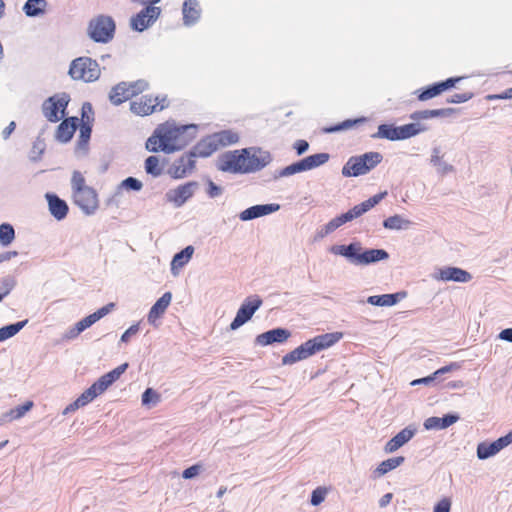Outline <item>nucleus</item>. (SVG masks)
<instances>
[{
	"label": "nucleus",
	"mask_w": 512,
	"mask_h": 512,
	"mask_svg": "<svg viewBox=\"0 0 512 512\" xmlns=\"http://www.w3.org/2000/svg\"><path fill=\"white\" fill-rule=\"evenodd\" d=\"M161 402V395L152 388H147L141 396V405L146 410L155 408Z\"/></svg>",
	"instance_id": "a19ab883"
},
{
	"label": "nucleus",
	"mask_w": 512,
	"mask_h": 512,
	"mask_svg": "<svg viewBox=\"0 0 512 512\" xmlns=\"http://www.w3.org/2000/svg\"><path fill=\"white\" fill-rule=\"evenodd\" d=\"M127 366L128 364L124 363L101 376L83 392L87 400L91 403L95 398L103 394L116 380L120 378V376L125 372Z\"/></svg>",
	"instance_id": "6e6552de"
},
{
	"label": "nucleus",
	"mask_w": 512,
	"mask_h": 512,
	"mask_svg": "<svg viewBox=\"0 0 512 512\" xmlns=\"http://www.w3.org/2000/svg\"><path fill=\"white\" fill-rule=\"evenodd\" d=\"M168 105L167 98L165 96L152 98L151 96H141L130 99V110L140 116L149 115L155 111H160Z\"/></svg>",
	"instance_id": "1a4fd4ad"
},
{
	"label": "nucleus",
	"mask_w": 512,
	"mask_h": 512,
	"mask_svg": "<svg viewBox=\"0 0 512 512\" xmlns=\"http://www.w3.org/2000/svg\"><path fill=\"white\" fill-rule=\"evenodd\" d=\"M115 307L114 303H108L107 305L101 307L94 313L84 317L80 321H78L73 327L69 328L64 337L68 340L75 339L80 333L84 330L92 326L94 323L102 319L104 316L109 314Z\"/></svg>",
	"instance_id": "9b49d317"
},
{
	"label": "nucleus",
	"mask_w": 512,
	"mask_h": 512,
	"mask_svg": "<svg viewBox=\"0 0 512 512\" xmlns=\"http://www.w3.org/2000/svg\"><path fill=\"white\" fill-rule=\"evenodd\" d=\"M89 187L90 186L86 184L84 175L79 171H73L71 177L72 195Z\"/></svg>",
	"instance_id": "09e8293b"
},
{
	"label": "nucleus",
	"mask_w": 512,
	"mask_h": 512,
	"mask_svg": "<svg viewBox=\"0 0 512 512\" xmlns=\"http://www.w3.org/2000/svg\"><path fill=\"white\" fill-rule=\"evenodd\" d=\"M429 164L439 176H447L456 171V168L449 158L447 147L443 144H436L430 150Z\"/></svg>",
	"instance_id": "0eeeda50"
},
{
	"label": "nucleus",
	"mask_w": 512,
	"mask_h": 512,
	"mask_svg": "<svg viewBox=\"0 0 512 512\" xmlns=\"http://www.w3.org/2000/svg\"><path fill=\"white\" fill-rule=\"evenodd\" d=\"M145 169L147 173L153 176H159L162 172L159 158L156 156H150L145 161Z\"/></svg>",
	"instance_id": "8fccbe9b"
},
{
	"label": "nucleus",
	"mask_w": 512,
	"mask_h": 512,
	"mask_svg": "<svg viewBox=\"0 0 512 512\" xmlns=\"http://www.w3.org/2000/svg\"><path fill=\"white\" fill-rule=\"evenodd\" d=\"M223 190L221 187L210 181L208 184L207 193L211 198H216L222 194Z\"/></svg>",
	"instance_id": "052dcab7"
},
{
	"label": "nucleus",
	"mask_w": 512,
	"mask_h": 512,
	"mask_svg": "<svg viewBox=\"0 0 512 512\" xmlns=\"http://www.w3.org/2000/svg\"><path fill=\"white\" fill-rule=\"evenodd\" d=\"M82 124H92L93 110L90 103H84L82 106Z\"/></svg>",
	"instance_id": "4d7b16f0"
},
{
	"label": "nucleus",
	"mask_w": 512,
	"mask_h": 512,
	"mask_svg": "<svg viewBox=\"0 0 512 512\" xmlns=\"http://www.w3.org/2000/svg\"><path fill=\"white\" fill-rule=\"evenodd\" d=\"M73 202L87 215L93 214L98 208V197L91 187L72 195Z\"/></svg>",
	"instance_id": "2eb2a0df"
},
{
	"label": "nucleus",
	"mask_w": 512,
	"mask_h": 512,
	"mask_svg": "<svg viewBox=\"0 0 512 512\" xmlns=\"http://www.w3.org/2000/svg\"><path fill=\"white\" fill-rule=\"evenodd\" d=\"M47 6L46 0H27L22 9L28 17H39L45 14Z\"/></svg>",
	"instance_id": "c9c22d12"
},
{
	"label": "nucleus",
	"mask_w": 512,
	"mask_h": 512,
	"mask_svg": "<svg viewBox=\"0 0 512 512\" xmlns=\"http://www.w3.org/2000/svg\"><path fill=\"white\" fill-rule=\"evenodd\" d=\"M70 101L66 93L55 94L48 98L42 106L44 116L50 122H57L65 115V109Z\"/></svg>",
	"instance_id": "9d476101"
},
{
	"label": "nucleus",
	"mask_w": 512,
	"mask_h": 512,
	"mask_svg": "<svg viewBox=\"0 0 512 512\" xmlns=\"http://www.w3.org/2000/svg\"><path fill=\"white\" fill-rule=\"evenodd\" d=\"M279 209L280 205L275 203L255 205L243 210L239 214V218L242 221H250L259 217L272 214L278 211Z\"/></svg>",
	"instance_id": "4be33fe9"
},
{
	"label": "nucleus",
	"mask_w": 512,
	"mask_h": 512,
	"mask_svg": "<svg viewBox=\"0 0 512 512\" xmlns=\"http://www.w3.org/2000/svg\"><path fill=\"white\" fill-rule=\"evenodd\" d=\"M382 158L379 152H368L360 156L351 157L343 166L342 175L345 177L365 175L381 163Z\"/></svg>",
	"instance_id": "39448f33"
},
{
	"label": "nucleus",
	"mask_w": 512,
	"mask_h": 512,
	"mask_svg": "<svg viewBox=\"0 0 512 512\" xmlns=\"http://www.w3.org/2000/svg\"><path fill=\"white\" fill-rule=\"evenodd\" d=\"M147 88V83L143 80H139L135 82L133 85H130V90L132 89V96L137 95L138 92H142Z\"/></svg>",
	"instance_id": "0e129e2a"
},
{
	"label": "nucleus",
	"mask_w": 512,
	"mask_h": 512,
	"mask_svg": "<svg viewBox=\"0 0 512 512\" xmlns=\"http://www.w3.org/2000/svg\"><path fill=\"white\" fill-rule=\"evenodd\" d=\"M389 254L384 249H368L360 251L359 265L365 266L379 261L387 260Z\"/></svg>",
	"instance_id": "7c9ffc66"
},
{
	"label": "nucleus",
	"mask_w": 512,
	"mask_h": 512,
	"mask_svg": "<svg viewBox=\"0 0 512 512\" xmlns=\"http://www.w3.org/2000/svg\"><path fill=\"white\" fill-rule=\"evenodd\" d=\"M425 131H427V127L418 122L398 126L399 140L409 139Z\"/></svg>",
	"instance_id": "58836bf2"
},
{
	"label": "nucleus",
	"mask_w": 512,
	"mask_h": 512,
	"mask_svg": "<svg viewBox=\"0 0 512 512\" xmlns=\"http://www.w3.org/2000/svg\"><path fill=\"white\" fill-rule=\"evenodd\" d=\"M512 444V430L493 442L482 441L476 447V455L479 460H487L496 456L501 450Z\"/></svg>",
	"instance_id": "ddd939ff"
},
{
	"label": "nucleus",
	"mask_w": 512,
	"mask_h": 512,
	"mask_svg": "<svg viewBox=\"0 0 512 512\" xmlns=\"http://www.w3.org/2000/svg\"><path fill=\"white\" fill-rule=\"evenodd\" d=\"M329 493V489L327 487H317L312 491L311 494V505L312 506H319L321 503H323Z\"/></svg>",
	"instance_id": "3c124183"
},
{
	"label": "nucleus",
	"mask_w": 512,
	"mask_h": 512,
	"mask_svg": "<svg viewBox=\"0 0 512 512\" xmlns=\"http://www.w3.org/2000/svg\"><path fill=\"white\" fill-rule=\"evenodd\" d=\"M404 457L398 456L382 461L373 471L375 477L379 478L398 468L404 462Z\"/></svg>",
	"instance_id": "e433bc0d"
},
{
	"label": "nucleus",
	"mask_w": 512,
	"mask_h": 512,
	"mask_svg": "<svg viewBox=\"0 0 512 512\" xmlns=\"http://www.w3.org/2000/svg\"><path fill=\"white\" fill-rule=\"evenodd\" d=\"M68 75L74 81L91 83L97 81L101 76V69L96 60L81 56L70 63Z\"/></svg>",
	"instance_id": "20e7f679"
},
{
	"label": "nucleus",
	"mask_w": 512,
	"mask_h": 512,
	"mask_svg": "<svg viewBox=\"0 0 512 512\" xmlns=\"http://www.w3.org/2000/svg\"><path fill=\"white\" fill-rule=\"evenodd\" d=\"M291 336V332L284 328H276L259 334L255 342L260 346H268L274 343H284Z\"/></svg>",
	"instance_id": "aec40b11"
},
{
	"label": "nucleus",
	"mask_w": 512,
	"mask_h": 512,
	"mask_svg": "<svg viewBox=\"0 0 512 512\" xmlns=\"http://www.w3.org/2000/svg\"><path fill=\"white\" fill-rule=\"evenodd\" d=\"M461 79V77L449 78L446 81L435 84L432 87L428 88L427 90L423 91L420 94L419 99L422 101L431 99L439 95L441 92L453 87L455 83L459 82Z\"/></svg>",
	"instance_id": "c85d7f7f"
},
{
	"label": "nucleus",
	"mask_w": 512,
	"mask_h": 512,
	"mask_svg": "<svg viewBox=\"0 0 512 512\" xmlns=\"http://www.w3.org/2000/svg\"><path fill=\"white\" fill-rule=\"evenodd\" d=\"M362 246L359 242H353L349 245H334L330 248V252L336 256L346 258L351 264L359 265L360 251Z\"/></svg>",
	"instance_id": "412c9836"
},
{
	"label": "nucleus",
	"mask_w": 512,
	"mask_h": 512,
	"mask_svg": "<svg viewBox=\"0 0 512 512\" xmlns=\"http://www.w3.org/2000/svg\"><path fill=\"white\" fill-rule=\"evenodd\" d=\"M416 428L413 426H407L392 437L384 446L383 450L387 454L394 453L406 443H408L415 435Z\"/></svg>",
	"instance_id": "6ab92c4d"
},
{
	"label": "nucleus",
	"mask_w": 512,
	"mask_h": 512,
	"mask_svg": "<svg viewBox=\"0 0 512 512\" xmlns=\"http://www.w3.org/2000/svg\"><path fill=\"white\" fill-rule=\"evenodd\" d=\"M374 138L387 139L390 141H399L398 126L382 124L378 131L373 135Z\"/></svg>",
	"instance_id": "37998d69"
},
{
	"label": "nucleus",
	"mask_w": 512,
	"mask_h": 512,
	"mask_svg": "<svg viewBox=\"0 0 512 512\" xmlns=\"http://www.w3.org/2000/svg\"><path fill=\"white\" fill-rule=\"evenodd\" d=\"M219 149V145L216 142L213 135L201 140L193 149L192 153L195 157H209L216 150Z\"/></svg>",
	"instance_id": "cd10ccee"
},
{
	"label": "nucleus",
	"mask_w": 512,
	"mask_h": 512,
	"mask_svg": "<svg viewBox=\"0 0 512 512\" xmlns=\"http://www.w3.org/2000/svg\"><path fill=\"white\" fill-rule=\"evenodd\" d=\"M405 296L406 293L404 292L394 294L373 295L367 298V302L373 306L391 307L396 305Z\"/></svg>",
	"instance_id": "bb28decb"
},
{
	"label": "nucleus",
	"mask_w": 512,
	"mask_h": 512,
	"mask_svg": "<svg viewBox=\"0 0 512 512\" xmlns=\"http://www.w3.org/2000/svg\"><path fill=\"white\" fill-rule=\"evenodd\" d=\"M91 126L92 124H82L80 128V136H79V142H78V148L77 150H86L90 135H91Z\"/></svg>",
	"instance_id": "603ef678"
},
{
	"label": "nucleus",
	"mask_w": 512,
	"mask_h": 512,
	"mask_svg": "<svg viewBox=\"0 0 512 512\" xmlns=\"http://www.w3.org/2000/svg\"><path fill=\"white\" fill-rule=\"evenodd\" d=\"M115 22L107 15H98L92 18L87 25V36L96 43H109L115 33Z\"/></svg>",
	"instance_id": "423d86ee"
},
{
	"label": "nucleus",
	"mask_w": 512,
	"mask_h": 512,
	"mask_svg": "<svg viewBox=\"0 0 512 512\" xmlns=\"http://www.w3.org/2000/svg\"><path fill=\"white\" fill-rule=\"evenodd\" d=\"M200 17L199 4L196 0H186L183 4V20L185 25L194 24Z\"/></svg>",
	"instance_id": "72a5a7b5"
},
{
	"label": "nucleus",
	"mask_w": 512,
	"mask_h": 512,
	"mask_svg": "<svg viewBox=\"0 0 512 512\" xmlns=\"http://www.w3.org/2000/svg\"><path fill=\"white\" fill-rule=\"evenodd\" d=\"M195 125H178L175 122L160 124L148 138L146 148L151 152L167 154L183 149L195 136Z\"/></svg>",
	"instance_id": "f257e3e1"
},
{
	"label": "nucleus",
	"mask_w": 512,
	"mask_h": 512,
	"mask_svg": "<svg viewBox=\"0 0 512 512\" xmlns=\"http://www.w3.org/2000/svg\"><path fill=\"white\" fill-rule=\"evenodd\" d=\"M33 405L34 404L32 401H26L23 405H19L3 413L0 416V425L22 418L27 412H29L33 408Z\"/></svg>",
	"instance_id": "c756f323"
},
{
	"label": "nucleus",
	"mask_w": 512,
	"mask_h": 512,
	"mask_svg": "<svg viewBox=\"0 0 512 512\" xmlns=\"http://www.w3.org/2000/svg\"><path fill=\"white\" fill-rule=\"evenodd\" d=\"M472 95L470 93L455 94L449 100L450 103H463L468 101Z\"/></svg>",
	"instance_id": "69168bd1"
},
{
	"label": "nucleus",
	"mask_w": 512,
	"mask_h": 512,
	"mask_svg": "<svg viewBox=\"0 0 512 512\" xmlns=\"http://www.w3.org/2000/svg\"><path fill=\"white\" fill-rule=\"evenodd\" d=\"M294 148L296 149L298 155H302L308 150L309 144L305 140H298L295 142Z\"/></svg>",
	"instance_id": "338daca9"
},
{
	"label": "nucleus",
	"mask_w": 512,
	"mask_h": 512,
	"mask_svg": "<svg viewBox=\"0 0 512 512\" xmlns=\"http://www.w3.org/2000/svg\"><path fill=\"white\" fill-rule=\"evenodd\" d=\"M14 287V282L12 280H5L3 282V286L0 289V301L10 293V291Z\"/></svg>",
	"instance_id": "e2e57ef3"
},
{
	"label": "nucleus",
	"mask_w": 512,
	"mask_h": 512,
	"mask_svg": "<svg viewBox=\"0 0 512 512\" xmlns=\"http://www.w3.org/2000/svg\"><path fill=\"white\" fill-rule=\"evenodd\" d=\"M498 338L502 341L512 343V328L503 329L499 334Z\"/></svg>",
	"instance_id": "774afa93"
},
{
	"label": "nucleus",
	"mask_w": 512,
	"mask_h": 512,
	"mask_svg": "<svg viewBox=\"0 0 512 512\" xmlns=\"http://www.w3.org/2000/svg\"><path fill=\"white\" fill-rule=\"evenodd\" d=\"M386 195L387 192L384 191L382 193L374 195L373 197L369 198L368 200L358 205H355L348 212L344 213L346 221L349 222L352 221L353 219L360 217L361 215L369 211L371 208H373L375 205H377Z\"/></svg>",
	"instance_id": "5701e85b"
},
{
	"label": "nucleus",
	"mask_w": 512,
	"mask_h": 512,
	"mask_svg": "<svg viewBox=\"0 0 512 512\" xmlns=\"http://www.w3.org/2000/svg\"><path fill=\"white\" fill-rule=\"evenodd\" d=\"M161 10L159 7L149 5L143 9L132 21V27L138 32H142L150 27L159 17Z\"/></svg>",
	"instance_id": "f3484780"
},
{
	"label": "nucleus",
	"mask_w": 512,
	"mask_h": 512,
	"mask_svg": "<svg viewBox=\"0 0 512 512\" xmlns=\"http://www.w3.org/2000/svg\"><path fill=\"white\" fill-rule=\"evenodd\" d=\"M329 160V154L327 153H318L314 155L307 156L300 160L301 165L303 167V171L313 170L317 167H320L327 163Z\"/></svg>",
	"instance_id": "4c0bfd02"
},
{
	"label": "nucleus",
	"mask_w": 512,
	"mask_h": 512,
	"mask_svg": "<svg viewBox=\"0 0 512 512\" xmlns=\"http://www.w3.org/2000/svg\"><path fill=\"white\" fill-rule=\"evenodd\" d=\"M412 225H413V222L411 220H409L408 218H406L405 216L400 215V214H395L393 216H390L383 222V226L386 229L395 230V231L407 230Z\"/></svg>",
	"instance_id": "f704fd0d"
},
{
	"label": "nucleus",
	"mask_w": 512,
	"mask_h": 512,
	"mask_svg": "<svg viewBox=\"0 0 512 512\" xmlns=\"http://www.w3.org/2000/svg\"><path fill=\"white\" fill-rule=\"evenodd\" d=\"M343 338L342 332H330L308 339L282 357L283 365H293L331 348Z\"/></svg>",
	"instance_id": "7ed1b4c3"
},
{
	"label": "nucleus",
	"mask_w": 512,
	"mask_h": 512,
	"mask_svg": "<svg viewBox=\"0 0 512 512\" xmlns=\"http://www.w3.org/2000/svg\"><path fill=\"white\" fill-rule=\"evenodd\" d=\"M452 506V497L448 495H443L433 503L432 512H451Z\"/></svg>",
	"instance_id": "de8ad7c7"
},
{
	"label": "nucleus",
	"mask_w": 512,
	"mask_h": 512,
	"mask_svg": "<svg viewBox=\"0 0 512 512\" xmlns=\"http://www.w3.org/2000/svg\"><path fill=\"white\" fill-rule=\"evenodd\" d=\"M262 300L258 296H250L246 298L239 309L236 316L230 323V330L235 331L247 323L256 311L261 307Z\"/></svg>",
	"instance_id": "f8f14e48"
},
{
	"label": "nucleus",
	"mask_w": 512,
	"mask_h": 512,
	"mask_svg": "<svg viewBox=\"0 0 512 512\" xmlns=\"http://www.w3.org/2000/svg\"><path fill=\"white\" fill-rule=\"evenodd\" d=\"M459 420L458 415L448 414L444 417H429L423 426L426 430H443L455 424Z\"/></svg>",
	"instance_id": "a878e982"
},
{
	"label": "nucleus",
	"mask_w": 512,
	"mask_h": 512,
	"mask_svg": "<svg viewBox=\"0 0 512 512\" xmlns=\"http://www.w3.org/2000/svg\"><path fill=\"white\" fill-rule=\"evenodd\" d=\"M195 158L192 152L181 156L171 165L169 174L175 179L184 178L194 170Z\"/></svg>",
	"instance_id": "a211bd4d"
},
{
	"label": "nucleus",
	"mask_w": 512,
	"mask_h": 512,
	"mask_svg": "<svg viewBox=\"0 0 512 512\" xmlns=\"http://www.w3.org/2000/svg\"><path fill=\"white\" fill-rule=\"evenodd\" d=\"M110 102L113 105H120L128 99V87L125 82L115 85L109 94Z\"/></svg>",
	"instance_id": "ea45409f"
},
{
	"label": "nucleus",
	"mask_w": 512,
	"mask_h": 512,
	"mask_svg": "<svg viewBox=\"0 0 512 512\" xmlns=\"http://www.w3.org/2000/svg\"><path fill=\"white\" fill-rule=\"evenodd\" d=\"M301 172H304L303 171V167L301 165V162L298 161L296 163H292V164L284 167L283 169H281L278 172L277 177H289L291 175H294V174H297V173H301Z\"/></svg>",
	"instance_id": "5fc2aeb1"
},
{
	"label": "nucleus",
	"mask_w": 512,
	"mask_h": 512,
	"mask_svg": "<svg viewBox=\"0 0 512 512\" xmlns=\"http://www.w3.org/2000/svg\"><path fill=\"white\" fill-rule=\"evenodd\" d=\"M47 200L49 205V210L51 214L57 219L62 220L66 217L68 212V206L65 201L61 200L55 195L47 194Z\"/></svg>",
	"instance_id": "473e14b6"
},
{
	"label": "nucleus",
	"mask_w": 512,
	"mask_h": 512,
	"mask_svg": "<svg viewBox=\"0 0 512 512\" xmlns=\"http://www.w3.org/2000/svg\"><path fill=\"white\" fill-rule=\"evenodd\" d=\"M440 114H441L440 110H425V111L413 114L411 116V118L412 119H418V118L427 119V118L437 117Z\"/></svg>",
	"instance_id": "bf43d9fd"
},
{
	"label": "nucleus",
	"mask_w": 512,
	"mask_h": 512,
	"mask_svg": "<svg viewBox=\"0 0 512 512\" xmlns=\"http://www.w3.org/2000/svg\"><path fill=\"white\" fill-rule=\"evenodd\" d=\"M26 324L27 320H24L0 328V342L15 336Z\"/></svg>",
	"instance_id": "c03bdc74"
},
{
	"label": "nucleus",
	"mask_w": 512,
	"mask_h": 512,
	"mask_svg": "<svg viewBox=\"0 0 512 512\" xmlns=\"http://www.w3.org/2000/svg\"><path fill=\"white\" fill-rule=\"evenodd\" d=\"M457 369H459V365L457 363H451L450 365L441 367L440 369L436 370L433 373V375H434V377L436 379L437 376H439V375H443V374L452 372V371L457 370Z\"/></svg>",
	"instance_id": "680f3d73"
},
{
	"label": "nucleus",
	"mask_w": 512,
	"mask_h": 512,
	"mask_svg": "<svg viewBox=\"0 0 512 512\" xmlns=\"http://www.w3.org/2000/svg\"><path fill=\"white\" fill-rule=\"evenodd\" d=\"M46 148L44 140L38 138L34 141L32 148L29 153V158L32 161H37L40 159L41 155L44 153Z\"/></svg>",
	"instance_id": "864d4df0"
},
{
	"label": "nucleus",
	"mask_w": 512,
	"mask_h": 512,
	"mask_svg": "<svg viewBox=\"0 0 512 512\" xmlns=\"http://www.w3.org/2000/svg\"><path fill=\"white\" fill-rule=\"evenodd\" d=\"M267 151L243 149L228 152L219 159L218 168L230 173H250L262 169L271 162Z\"/></svg>",
	"instance_id": "f03ea898"
},
{
	"label": "nucleus",
	"mask_w": 512,
	"mask_h": 512,
	"mask_svg": "<svg viewBox=\"0 0 512 512\" xmlns=\"http://www.w3.org/2000/svg\"><path fill=\"white\" fill-rule=\"evenodd\" d=\"M194 251V247L189 245L174 255L171 261V273L174 277L179 276L181 269L191 260Z\"/></svg>",
	"instance_id": "393cba45"
},
{
	"label": "nucleus",
	"mask_w": 512,
	"mask_h": 512,
	"mask_svg": "<svg viewBox=\"0 0 512 512\" xmlns=\"http://www.w3.org/2000/svg\"><path fill=\"white\" fill-rule=\"evenodd\" d=\"M202 466L201 465H193V466H190L189 468L185 469L182 473V477L184 479H192V478H195L197 477L201 471H202Z\"/></svg>",
	"instance_id": "13d9d810"
},
{
	"label": "nucleus",
	"mask_w": 512,
	"mask_h": 512,
	"mask_svg": "<svg viewBox=\"0 0 512 512\" xmlns=\"http://www.w3.org/2000/svg\"><path fill=\"white\" fill-rule=\"evenodd\" d=\"M15 239L14 228L8 224L3 223L0 225V244L4 247L10 245Z\"/></svg>",
	"instance_id": "a18cd8bd"
},
{
	"label": "nucleus",
	"mask_w": 512,
	"mask_h": 512,
	"mask_svg": "<svg viewBox=\"0 0 512 512\" xmlns=\"http://www.w3.org/2000/svg\"><path fill=\"white\" fill-rule=\"evenodd\" d=\"M90 402L87 400L85 395L82 393L73 403L69 404L63 411V414L66 415L70 412H74L77 409L86 406Z\"/></svg>",
	"instance_id": "6e6d98bb"
},
{
	"label": "nucleus",
	"mask_w": 512,
	"mask_h": 512,
	"mask_svg": "<svg viewBox=\"0 0 512 512\" xmlns=\"http://www.w3.org/2000/svg\"><path fill=\"white\" fill-rule=\"evenodd\" d=\"M213 136L216 142L218 143L219 147L234 144L239 139L238 134L232 131H222L213 134Z\"/></svg>",
	"instance_id": "49530a36"
},
{
	"label": "nucleus",
	"mask_w": 512,
	"mask_h": 512,
	"mask_svg": "<svg viewBox=\"0 0 512 512\" xmlns=\"http://www.w3.org/2000/svg\"><path fill=\"white\" fill-rule=\"evenodd\" d=\"M172 300V294L170 292L164 293L152 306L148 314V322L157 327L159 325L158 320L164 315L166 309L170 305Z\"/></svg>",
	"instance_id": "b1692460"
},
{
	"label": "nucleus",
	"mask_w": 512,
	"mask_h": 512,
	"mask_svg": "<svg viewBox=\"0 0 512 512\" xmlns=\"http://www.w3.org/2000/svg\"><path fill=\"white\" fill-rule=\"evenodd\" d=\"M347 221L345 219L344 214L339 215L333 219H331L328 223H326L324 226L321 227V229L317 232V237L319 239H323L332 232H334L336 229L341 227L343 224H345Z\"/></svg>",
	"instance_id": "79ce46f5"
},
{
	"label": "nucleus",
	"mask_w": 512,
	"mask_h": 512,
	"mask_svg": "<svg viewBox=\"0 0 512 512\" xmlns=\"http://www.w3.org/2000/svg\"><path fill=\"white\" fill-rule=\"evenodd\" d=\"M195 189L196 183L194 182L179 185L166 193V199L174 207L179 208L193 196Z\"/></svg>",
	"instance_id": "dca6fc26"
},
{
	"label": "nucleus",
	"mask_w": 512,
	"mask_h": 512,
	"mask_svg": "<svg viewBox=\"0 0 512 512\" xmlns=\"http://www.w3.org/2000/svg\"><path fill=\"white\" fill-rule=\"evenodd\" d=\"M434 280L443 282L467 283L472 279L471 274L458 267H442L437 269L433 275Z\"/></svg>",
	"instance_id": "4468645a"
},
{
	"label": "nucleus",
	"mask_w": 512,
	"mask_h": 512,
	"mask_svg": "<svg viewBox=\"0 0 512 512\" xmlns=\"http://www.w3.org/2000/svg\"><path fill=\"white\" fill-rule=\"evenodd\" d=\"M77 120L78 119L75 117L65 119L57 128V140H59L62 143L68 142L72 138L76 130Z\"/></svg>",
	"instance_id": "2f4dec72"
}]
</instances>
